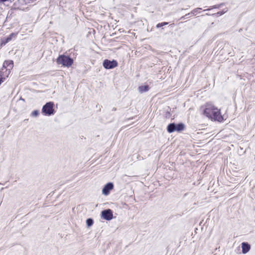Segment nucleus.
Listing matches in <instances>:
<instances>
[{
    "label": "nucleus",
    "mask_w": 255,
    "mask_h": 255,
    "mask_svg": "<svg viewBox=\"0 0 255 255\" xmlns=\"http://www.w3.org/2000/svg\"><path fill=\"white\" fill-rule=\"evenodd\" d=\"M201 9V8H196L191 11V14H192L193 15H196V13Z\"/></svg>",
    "instance_id": "nucleus-16"
},
{
    "label": "nucleus",
    "mask_w": 255,
    "mask_h": 255,
    "mask_svg": "<svg viewBox=\"0 0 255 255\" xmlns=\"http://www.w3.org/2000/svg\"><path fill=\"white\" fill-rule=\"evenodd\" d=\"M53 103L52 102L47 103L43 106L42 109V113L47 116H50L54 114Z\"/></svg>",
    "instance_id": "nucleus-3"
},
{
    "label": "nucleus",
    "mask_w": 255,
    "mask_h": 255,
    "mask_svg": "<svg viewBox=\"0 0 255 255\" xmlns=\"http://www.w3.org/2000/svg\"><path fill=\"white\" fill-rule=\"evenodd\" d=\"M227 11V10H226L224 12H223V11H220V12H218L217 13H215L214 14V15H222L223 13H224L225 12H226Z\"/></svg>",
    "instance_id": "nucleus-17"
},
{
    "label": "nucleus",
    "mask_w": 255,
    "mask_h": 255,
    "mask_svg": "<svg viewBox=\"0 0 255 255\" xmlns=\"http://www.w3.org/2000/svg\"><path fill=\"white\" fill-rule=\"evenodd\" d=\"M203 114L212 120L220 122L224 120L223 116L221 115L220 110L211 104H207L205 105Z\"/></svg>",
    "instance_id": "nucleus-1"
},
{
    "label": "nucleus",
    "mask_w": 255,
    "mask_h": 255,
    "mask_svg": "<svg viewBox=\"0 0 255 255\" xmlns=\"http://www.w3.org/2000/svg\"><path fill=\"white\" fill-rule=\"evenodd\" d=\"M11 38H11V36L9 35V36L8 37H7V38H6V42H9L11 39Z\"/></svg>",
    "instance_id": "nucleus-19"
},
{
    "label": "nucleus",
    "mask_w": 255,
    "mask_h": 255,
    "mask_svg": "<svg viewBox=\"0 0 255 255\" xmlns=\"http://www.w3.org/2000/svg\"><path fill=\"white\" fill-rule=\"evenodd\" d=\"M184 124L180 123L177 125L176 124V131H181L184 129Z\"/></svg>",
    "instance_id": "nucleus-12"
},
{
    "label": "nucleus",
    "mask_w": 255,
    "mask_h": 255,
    "mask_svg": "<svg viewBox=\"0 0 255 255\" xmlns=\"http://www.w3.org/2000/svg\"><path fill=\"white\" fill-rule=\"evenodd\" d=\"M210 9H206L205 10H210Z\"/></svg>",
    "instance_id": "nucleus-22"
},
{
    "label": "nucleus",
    "mask_w": 255,
    "mask_h": 255,
    "mask_svg": "<svg viewBox=\"0 0 255 255\" xmlns=\"http://www.w3.org/2000/svg\"><path fill=\"white\" fill-rule=\"evenodd\" d=\"M10 73L9 70L5 69L3 68L0 70V85L3 82Z\"/></svg>",
    "instance_id": "nucleus-6"
},
{
    "label": "nucleus",
    "mask_w": 255,
    "mask_h": 255,
    "mask_svg": "<svg viewBox=\"0 0 255 255\" xmlns=\"http://www.w3.org/2000/svg\"><path fill=\"white\" fill-rule=\"evenodd\" d=\"M167 24H168V22H163L159 23H158L156 25V27L157 28H159V27H162L163 26H164V25H167Z\"/></svg>",
    "instance_id": "nucleus-15"
},
{
    "label": "nucleus",
    "mask_w": 255,
    "mask_h": 255,
    "mask_svg": "<svg viewBox=\"0 0 255 255\" xmlns=\"http://www.w3.org/2000/svg\"><path fill=\"white\" fill-rule=\"evenodd\" d=\"M57 63L63 66L69 67L73 63V60L68 56L60 55L56 60Z\"/></svg>",
    "instance_id": "nucleus-2"
},
{
    "label": "nucleus",
    "mask_w": 255,
    "mask_h": 255,
    "mask_svg": "<svg viewBox=\"0 0 255 255\" xmlns=\"http://www.w3.org/2000/svg\"><path fill=\"white\" fill-rule=\"evenodd\" d=\"M167 131L169 133H171L176 130V124L174 123L170 124L167 128Z\"/></svg>",
    "instance_id": "nucleus-10"
},
{
    "label": "nucleus",
    "mask_w": 255,
    "mask_h": 255,
    "mask_svg": "<svg viewBox=\"0 0 255 255\" xmlns=\"http://www.w3.org/2000/svg\"><path fill=\"white\" fill-rule=\"evenodd\" d=\"M114 188V184L112 182H109L106 184L102 190V193L105 195H108L110 193V191Z\"/></svg>",
    "instance_id": "nucleus-7"
},
{
    "label": "nucleus",
    "mask_w": 255,
    "mask_h": 255,
    "mask_svg": "<svg viewBox=\"0 0 255 255\" xmlns=\"http://www.w3.org/2000/svg\"><path fill=\"white\" fill-rule=\"evenodd\" d=\"M241 247L242 249V253L244 254L247 253L251 249L250 245L246 242L242 243L241 244Z\"/></svg>",
    "instance_id": "nucleus-9"
},
{
    "label": "nucleus",
    "mask_w": 255,
    "mask_h": 255,
    "mask_svg": "<svg viewBox=\"0 0 255 255\" xmlns=\"http://www.w3.org/2000/svg\"><path fill=\"white\" fill-rule=\"evenodd\" d=\"M101 218L108 221L112 220L113 218V211L109 209L102 211Z\"/></svg>",
    "instance_id": "nucleus-5"
},
{
    "label": "nucleus",
    "mask_w": 255,
    "mask_h": 255,
    "mask_svg": "<svg viewBox=\"0 0 255 255\" xmlns=\"http://www.w3.org/2000/svg\"><path fill=\"white\" fill-rule=\"evenodd\" d=\"M13 67V62L12 60H5L2 65V68L7 69L9 70L10 71L11 69H12Z\"/></svg>",
    "instance_id": "nucleus-8"
},
{
    "label": "nucleus",
    "mask_w": 255,
    "mask_h": 255,
    "mask_svg": "<svg viewBox=\"0 0 255 255\" xmlns=\"http://www.w3.org/2000/svg\"><path fill=\"white\" fill-rule=\"evenodd\" d=\"M39 111L35 110L31 113V116L36 117L39 115Z\"/></svg>",
    "instance_id": "nucleus-14"
},
{
    "label": "nucleus",
    "mask_w": 255,
    "mask_h": 255,
    "mask_svg": "<svg viewBox=\"0 0 255 255\" xmlns=\"http://www.w3.org/2000/svg\"><path fill=\"white\" fill-rule=\"evenodd\" d=\"M103 65L105 69H110L116 67L118 66V62L115 60L110 61L109 60L106 59L103 61Z\"/></svg>",
    "instance_id": "nucleus-4"
},
{
    "label": "nucleus",
    "mask_w": 255,
    "mask_h": 255,
    "mask_svg": "<svg viewBox=\"0 0 255 255\" xmlns=\"http://www.w3.org/2000/svg\"><path fill=\"white\" fill-rule=\"evenodd\" d=\"M9 36H11V37L12 38V37L15 36V35L14 33H11V34L9 35Z\"/></svg>",
    "instance_id": "nucleus-20"
},
{
    "label": "nucleus",
    "mask_w": 255,
    "mask_h": 255,
    "mask_svg": "<svg viewBox=\"0 0 255 255\" xmlns=\"http://www.w3.org/2000/svg\"><path fill=\"white\" fill-rule=\"evenodd\" d=\"M93 220L91 218H89L86 220V224L88 227H90L93 224Z\"/></svg>",
    "instance_id": "nucleus-13"
},
{
    "label": "nucleus",
    "mask_w": 255,
    "mask_h": 255,
    "mask_svg": "<svg viewBox=\"0 0 255 255\" xmlns=\"http://www.w3.org/2000/svg\"><path fill=\"white\" fill-rule=\"evenodd\" d=\"M149 90V86L148 85L141 86L138 87V91L140 93L147 92Z\"/></svg>",
    "instance_id": "nucleus-11"
},
{
    "label": "nucleus",
    "mask_w": 255,
    "mask_h": 255,
    "mask_svg": "<svg viewBox=\"0 0 255 255\" xmlns=\"http://www.w3.org/2000/svg\"><path fill=\"white\" fill-rule=\"evenodd\" d=\"M190 14V13H188V14H186L185 16H182V17H181V18H185V17L186 16H187L188 15H189Z\"/></svg>",
    "instance_id": "nucleus-21"
},
{
    "label": "nucleus",
    "mask_w": 255,
    "mask_h": 255,
    "mask_svg": "<svg viewBox=\"0 0 255 255\" xmlns=\"http://www.w3.org/2000/svg\"><path fill=\"white\" fill-rule=\"evenodd\" d=\"M223 4V3H221L220 4H219V5H214L213 7H212V8H219L221 5H222Z\"/></svg>",
    "instance_id": "nucleus-18"
}]
</instances>
